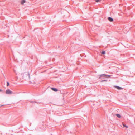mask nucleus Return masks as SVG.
<instances>
[{"label":"nucleus","instance_id":"nucleus-1","mask_svg":"<svg viewBox=\"0 0 135 135\" xmlns=\"http://www.w3.org/2000/svg\"><path fill=\"white\" fill-rule=\"evenodd\" d=\"M21 75L22 78L27 79L28 77L29 79H30V74L28 72H25L24 73H21L20 74Z\"/></svg>","mask_w":135,"mask_h":135},{"label":"nucleus","instance_id":"nucleus-2","mask_svg":"<svg viewBox=\"0 0 135 135\" xmlns=\"http://www.w3.org/2000/svg\"><path fill=\"white\" fill-rule=\"evenodd\" d=\"M6 93L7 94H11L13 93V92L10 89H8L6 90Z\"/></svg>","mask_w":135,"mask_h":135},{"label":"nucleus","instance_id":"nucleus-3","mask_svg":"<svg viewBox=\"0 0 135 135\" xmlns=\"http://www.w3.org/2000/svg\"><path fill=\"white\" fill-rule=\"evenodd\" d=\"M107 77H110L109 75H107L105 74H102L100 75L99 76V78L100 79H102V77H103L104 78H107Z\"/></svg>","mask_w":135,"mask_h":135},{"label":"nucleus","instance_id":"nucleus-4","mask_svg":"<svg viewBox=\"0 0 135 135\" xmlns=\"http://www.w3.org/2000/svg\"><path fill=\"white\" fill-rule=\"evenodd\" d=\"M51 88L52 90L55 92L57 91H58V89L56 88Z\"/></svg>","mask_w":135,"mask_h":135},{"label":"nucleus","instance_id":"nucleus-5","mask_svg":"<svg viewBox=\"0 0 135 135\" xmlns=\"http://www.w3.org/2000/svg\"><path fill=\"white\" fill-rule=\"evenodd\" d=\"M108 20L110 22H112L113 21V19L111 17H109L108 18Z\"/></svg>","mask_w":135,"mask_h":135},{"label":"nucleus","instance_id":"nucleus-6","mask_svg":"<svg viewBox=\"0 0 135 135\" xmlns=\"http://www.w3.org/2000/svg\"><path fill=\"white\" fill-rule=\"evenodd\" d=\"M115 87L117 89H118V90H121L122 89V88L121 87H119V86H115Z\"/></svg>","mask_w":135,"mask_h":135},{"label":"nucleus","instance_id":"nucleus-7","mask_svg":"<svg viewBox=\"0 0 135 135\" xmlns=\"http://www.w3.org/2000/svg\"><path fill=\"white\" fill-rule=\"evenodd\" d=\"M25 0H22L21 1V4L22 5L25 3Z\"/></svg>","mask_w":135,"mask_h":135},{"label":"nucleus","instance_id":"nucleus-8","mask_svg":"<svg viewBox=\"0 0 135 135\" xmlns=\"http://www.w3.org/2000/svg\"><path fill=\"white\" fill-rule=\"evenodd\" d=\"M116 115L117 116V117L119 118H120L121 117V115L120 114H116Z\"/></svg>","mask_w":135,"mask_h":135},{"label":"nucleus","instance_id":"nucleus-9","mask_svg":"<svg viewBox=\"0 0 135 135\" xmlns=\"http://www.w3.org/2000/svg\"><path fill=\"white\" fill-rule=\"evenodd\" d=\"M123 126L124 127H126L127 128L128 127L127 126H126L124 124H123Z\"/></svg>","mask_w":135,"mask_h":135},{"label":"nucleus","instance_id":"nucleus-10","mask_svg":"<svg viewBox=\"0 0 135 135\" xmlns=\"http://www.w3.org/2000/svg\"><path fill=\"white\" fill-rule=\"evenodd\" d=\"M103 54H105V51H102V52L101 53Z\"/></svg>","mask_w":135,"mask_h":135},{"label":"nucleus","instance_id":"nucleus-11","mask_svg":"<svg viewBox=\"0 0 135 135\" xmlns=\"http://www.w3.org/2000/svg\"><path fill=\"white\" fill-rule=\"evenodd\" d=\"M9 84L8 82H7V86H8L9 85Z\"/></svg>","mask_w":135,"mask_h":135},{"label":"nucleus","instance_id":"nucleus-12","mask_svg":"<svg viewBox=\"0 0 135 135\" xmlns=\"http://www.w3.org/2000/svg\"><path fill=\"white\" fill-rule=\"evenodd\" d=\"M95 1L97 2H99L100 1L99 0H96Z\"/></svg>","mask_w":135,"mask_h":135},{"label":"nucleus","instance_id":"nucleus-13","mask_svg":"<svg viewBox=\"0 0 135 135\" xmlns=\"http://www.w3.org/2000/svg\"><path fill=\"white\" fill-rule=\"evenodd\" d=\"M2 91V89H0V92H1Z\"/></svg>","mask_w":135,"mask_h":135},{"label":"nucleus","instance_id":"nucleus-14","mask_svg":"<svg viewBox=\"0 0 135 135\" xmlns=\"http://www.w3.org/2000/svg\"><path fill=\"white\" fill-rule=\"evenodd\" d=\"M104 81H106V80H104Z\"/></svg>","mask_w":135,"mask_h":135}]
</instances>
